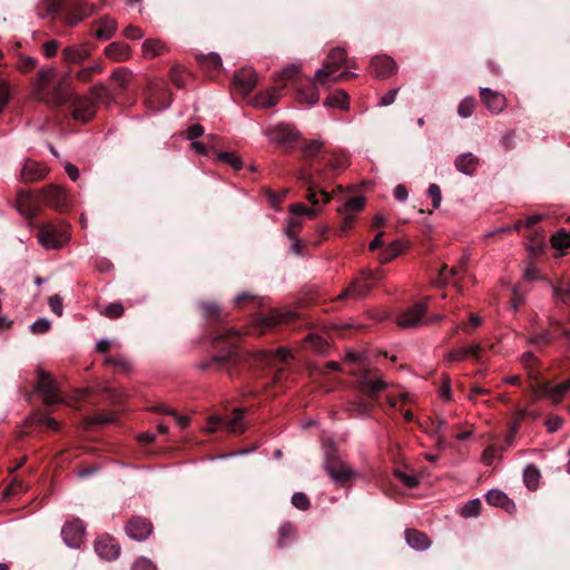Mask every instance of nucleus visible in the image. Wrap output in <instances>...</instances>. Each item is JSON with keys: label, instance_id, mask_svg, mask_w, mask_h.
<instances>
[{"label": "nucleus", "instance_id": "nucleus-1", "mask_svg": "<svg viewBox=\"0 0 570 570\" xmlns=\"http://www.w3.org/2000/svg\"><path fill=\"white\" fill-rule=\"evenodd\" d=\"M56 77V69L48 67L38 71L35 80L33 97L49 105L51 107H58L66 104L73 89L68 81L69 75L62 77L52 88L50 87L53 78Z\"/></svg>", "mask_w": 570, "mask_h": 570}, {"label": "nucleus", "instance_id": "nucleus-2", "mask_svg": "<svg viewBox=\"0 0 570 570\" xmlns=\"http://www.w3.org/2000/svg\"><path fill=\"white\" fill-rule=\"evenodd\" d=\"M345 65L355 67L354 62L347 60V53L343 48L332 49L326 56L323 67L315 72L314 81L323 86L327 85L330 78Z\"/></svg>", "mask_w": 570, "mask_h": 570}, {"label": "nucleus", "instance_id": "nucleus-3", "mask_svg": "<svg viewBox=\"0 0 570 570\" xmlns=\"http://www.w3.org/2000/svg\"><path fill=\"white\" fill-rule=\"evenodd\" d=\"M70 238L66 225H55L51 223L41 224L38 229L37 239L46 249H59Z\"/></svg>", "mask_w": 570, "mask_h": 570}, {"label": "nucleus", "instance_id": "nucleus-4", "mask_svg": "<svg viewBox=\"0 0 570 570\" xmlns=\"http://www.w3.org/2000/svg\"><path fill=\"white\" fill-rule=\"evenodd\" d=\"M383 277L381 269L375 271H363L361 277L354 279L347 288H345L338 296L337 299L345 297L362 298L372 288V281H379Z\"/></svg>", "mask_w": 570, "mask_h": 570}, {"label": "nucleus", "instance_id": "nucleus-5", "mask_svg": "<svg viewBox=\"0 0 570 570\" xmlns=\"http://www.w3.org/2000/svg\"><path fill=\"white\" fill-rule=\"evenodd\" d=\"M365 207V197L355 196L347 199L341 207L337 208V213L342 218L341 234H346L353 228L357 215Z\"/></svg>", "mask_w": 570, "mask_h": 570}, {"label": "nucleus", "instance_id": "nucleus-6", "mask_svg": "<svg viewBox=\"0 0 570 570\" xmlns=\"http://www.w3.org/2000/svg\"><path fill=\"white\" fill-rule=\"evenodd\" d=\"M206 430L208 432L225 430L235 434L244 432L245 425L243 422V410L235 409L232 417H223L219 415L210 416L208 419V426Z\"/></svg>", "mask_w": 570, "mask_h": 570}, {"label": "nucleus", "instance_id": "nucleus-7", "mask_svg": "<svg viewBox=\"0 0 570 570\" xmlns=\"http://www.w3.org/2000/svg\"><path fill=\"white\" fill-rule=\"evenodd\" d=\"M324 470L333 482L341 485L356 476V472L337 456H328L324 463Z\"/></svg>", "mask_w": 570, "mask_h": 570}, {"label": "nucleus", "instance_id": "nucleus-8", "mask_svg": "<svg viewBox=\"0 0 570 570\" xmlns=\"http://www.w3.org/2000/svg\"><path fill=\"white\" fill-rule=\"evenodd\" d=\"M37 391L41 394L42 401L47 405L65 403V400L58 395V384L43 370H38Z\"/></svg>", "mask_w": 570, "mask_h": 570}, {"label": "nucleus", "instance_id": "nucleus-9", "mask_svg": "<svg viewBox=\"0 0 570 570\" xmlns=\"http://www.w3.org/2000/svg\"><path fill=\"white\" fill-rule=\"evenodd\" d=\"M86 535V527L79 519H73L63 524L61 537L63 542L70 548H79Z\"/></svg>", "mask_w": 570, "mask_h": 570}, {"label": "nucleus", "instance_id": "nucleus-10", "mask_svg": "<svg viewBox=\"0 0 570 570\" xmlns=\"http://www.w3.org/2000/svg\"><path fill=\"white\" fill-rule=\"evenodd\" d=\"M125 530L130 539L135 541H145L151 535L154 527L147 518L135 515L128 520Z\"/></svg>", "mask_w": 570, "mask_h": 570}, {"label": "nucleus", "instance_id": "nucleus-11", "mask_svg": "<svg viewBox=\"0 0 570 570\" xmlns=\"http://www.w3.org/2000/svg\"><path fill=\"white\" fill-rule=\"evenodd\" d=\"M257 81L258 76L256 71L250 67H244L235 72L233 89L245 97L252 92Z\"/></svg>", "mask_w": 570, "mask_h": 570}, {"label": "nucleus", "instance_id": "nucleus-12", "mask_svg": "<svg viewBox=\"0 0 570 570\" xmlns=\"http://www.w3.org/2000/svg\"><path fill=\"white\" fill-rule=\"evenodd\" d=\"M92 49L94 46L88 41L73 43L62 49L61 58L67 63L81 65L90 58Z\"/></svg>", "mask_w": 570, "mask_h": 570}, {"label": "nucleus", "instance_id": "nucleus-13", "mask_svg": "<svg viewBox=\"0 0 570 570\" xmlns=\"http://www.w3.org/2000/svg\"><path fill=\"white\" fill-rule=\"evenodd\" d=\"M16 207L21 215L32 218L39 212V196L30 190H19L16 198Z\"/></svg>", "mask_w": 570, "mask_h": 570}, {"label": "nucleus", "instance_id": "nucleus-14", "mask_svg": "<svg viewBox=\"0 0 570 570\" xmlns=\"http://www.w3.org/2000/svg\"><path fill=\"white\" fill-rule=\"evenodd\" d=\"M370 70L374 78L387 79L396 72L397 66L391 57L383 55L372 59Z\"/></svg>", "mask_w": 570, "mask_h": 570}, {"label": "nucleus", "instance_id": "nucleus-15", "mask_svg": "<svg viewBox=\"0 0 570 570\" xmlns=\"http://www.w3.org/2000/svg\"><path fill=\"white\" fill-rule=\"evenodd\" d=\"M426 309H428V303L419 302V303L414 304L412 307H410L409 309H406L405 312H403L397 317L396 323L400 327H404V328L417 326V325L422 324V320H423L424 314L426 313Z\"/></svg>", "mask_w": 570, "mask_h": 570}, {"label": "nucleus", "instance_id": "nucleus-16", "mask_svg": "<svg viewBox=\"0 0 570 570\" xmlns=\"http://www.w3.org/2000/svg\"><path fill=\"white\" fill-rule=\"evenodd\" d=\"M480 99L487 109L498 115L507 107V98L503 94L490 88H480Z\"/></svg>", "mask_w": 570, "mask_h": 570}, {"label": "nucleus", "instance_id": "nucleus-17", "mask_svg": "<svg viewBox=\"0 0 570 570\" xmlns=\"http://www.w3.org/2000/svg\"><path fill=\"white\" fill-rule=\"evenodd\" d=\"M72 115L77 121L87 122L96 115V104L89 97H78L72 102Z\"/></svg>", "mask_w": 570, "mask_h": 570}, {"label": "nucleus", "instance_id": "nucleus-18", "mask_svg": "<svg viewBox=\"0 0 570 570\" xmlns=\"http://www.w3.org/2000/svg\"><path fill=\"white\" fill-rule=\"evenodd\" d=\"M40 197L46 205L60 209L67 205V193L59 186L50 185L40 190Z\"/></svg>", "mask_w": 570, "mask_h": 570}, {"label": "nucleus", "instance_id": "nucleus-19", "mask_svg": "<svg viewBox=\"0 0 570 570\" xmlns=\"http://www.w3.org/2000/svg\"><path fill=\"white\" fill-rule=\"evenodd\" d=\"M48 171V167L43 164L28 159L21 168L20 178L24 183H36L43 179Z\"/></svg>", "mask_w": 570, "mask_h": 570}, {"label": "nucleus", "instance_id": "nucleus-20", "mask_svg": "<svg viewBox=\"0 0 570 570\" xmlns=\"http://www.w3.org/2000/svg\"><path fill=\"white\" fill-rule=\"evenodd\" d=\"M95 551L102 559L114 560L119 556L120 548L114 538L101 535L95 542Z\"/></svg>", "mask_w": 570, "mask_h": 570}, {"label": "nucleus", "instance_id": "nucleus-21", "mask_svg": "<svg viewBox=\"0 0 570 570\" xmlns=\"http://www.w3.org/2000/svg\"><path fill=\"white\" fill-rule=\"evenodd\" d=\"M92 27L96 28L94 35L97 39L109 40L116 35L118 23L114 18L104 16L95 21Z\"/></svg>", "mask_w": 570, "mask_h": 570}, {"label": "nucleus", "instance_id": "nucleus-22", "mask_svg": "<svg viewBox=\"0 0 570 570\" xmlns=\"http://www.w3.org/2000/svg\"><path fill=\"white\" fill-rule=\"evenodd\" d=\"M283 87H272L265 91L257 94L253 98V105L256 108H269L278 104L282 96Z\"/></svg>", "mask_w": 570, "mask_h": 570}, {"label": "nucleus", "instance_id": "nucleus-23", "mask_svg": "<svg viewBox=\"0 0 570 570\" xmlns=\"http://www.w3.org/2000/svg\"><path fill=\"white\" fill-rule=\"evenodd\" d=\"M389 383L381 377L363 375L360 380V391L371 399H374L381 391L385 390Z\"/></svg>", "mask_w": 570, "mask_h": 570}, {"label": "nucleus", "instance_id": "nucleus-24", "mask_svg": "<svg viewBox=\"0 0 570 570\" xmlns=\"http://www.w3.org/2000/svg\"><path fill=\"white\" fill-rule=\"evenodd\" d=\"M292 316V313H282L279 311L274 309L267 313L266 315H257L254 322L258 327L267 330L291 320Z\"/></svg>", "mask_w": 570, "mask_h": 570}, {"label": "nucleus", "instance_id": "nucleus-25", "mask_svg": "<svg viewBox=\"0 0 570 570\" xmlns=\"http://www.w3.org/2000/svg\"><path fill=\"white\" fill-rule=\"evenodd\" d=\"M105 56L116 62L127 61L131 57V49L125 42L114 41L105 50Z\"/></svg>", "mask_w": 570, "mask_h": 570}, {"label": "nucleus", "instance_id": "nucleus-26", "mask_svg": "<svg viewBox=\"0 0 570 570\" xmlns=\"http://www.w3.org/2000/svg\"><path fill=\"white\" fill-rule=\"evenodd\" d=\"M95 12V7L89 3L78 2L67 14L66 23L68 26H76L85 18L90 17Z\"/></svg>", "mask_w": 570, "mask_h": 570}, {"label": "nucleus", "instance_id": "nucleus-27", "mask_svg": "<svg viewBox=\"0 0 570 570\" xmlns=\"http://www.w3.org/2000/svg\"><path fill=\"white\" fill-rule=\"evenodd\" d=\"M485 500L490 505L500 507L508 512L515 509L514 502L501 490L492 489L485 494Z\"/></svg>", "mask_w": 570, "mask_h": 570}, {"label": "nucleus", "instance_id": "nucleus-28", "mask_svg": "<svg viewBox=\"0 0 570 570\" xmlns=\"http://www.w3.org/2000/svg\"><path fill=\"white\" fill-rule=\"evenodd\" d=\"M405 540L412 549L417 551L426 550L431 546L430 538L416 529H407L405 531Z\"/></svg>", "mask_w": 570, "mask_h": 570}, {"label": "nucleus", "instance_id": "nucleus-29", "mask_svg": "<svg viewBox=\"0 0 570 570\" xmlns=\"http://www.w3.org/2000/svg\"><path fill=\"white\" fill-rule=\"evenodd\" d=\"M454 165L460 173L472 175L478 169L479 158L472 153H464L456 157Z\"/></svg>", "mask_w": 570, "mask_h": 570}, {"label": "nucleus", "instance_id": "nucleus-30", "mask_svg": "<svg viewBox=\"0 0 570 570\" xmlns=\"http://www.w3.org/2000/svg\"><path fill=\"white\" fill-rule=\"evenodd\" d=\"M142 56L147 59H154L158 56L165 55L168 51L166 43L157 38H150L142 42Z\"/></svg>", "mask_w": 570, "mask_h": 570}, {"label": "nucleus", "instance_id": "nucleus-31", "mask_svg": "<svg viewBox=\"0 0 570 570\" xmlns=\"http://www.w3.org/2000/svg\"><path fill=\"white\" fill-rule=\"evenodd\" d=\"M298 138V132L288 125H279L273 131V140L278 145H291Z\"/></svg>", "mask_w": 570, "mask_h": 570}, {"label": "nucleus", "instance_id": "nucleus-32", "mask_svg": "<svg viewBox=\"0 0 570 570\" xmlns=\"http://www.w3.org/2000/svg\"><path fill=\"white\" fill-rule=\"evenodd\" d=\"M199 66L210 76L222 69L223 62L218 53L209 52L207 55H198L196 57Z\"/></svg>", "mask_w": 570, "mask_h": 570}, {"label": "nucleus", "instance_id": "nucleus-33", "mask_svg": "<svg viewBox=\"0 0 570 570\" xmlns=\"http://www.w3.org/2000/svg\"><path fill=\"white\" fill-rule=\"evenodd\" d=\"M481 353H482V346L480 344H475V345L461 347V348L451 351L446 357L451 362L452 361H459V362L464 361L469 356H472L476 361H479V360H481Z\"/></svg>", "mask_w": 570, "mask_h": 570}, {"label": "nucleus", "instance_id": "nucleus-34", "mask_svg": "<svg viewBox=\"0 0 570 570\" xmlns=\"http://www.w3.org/2000/svg\"><path fill=\"white\" fill-rule=\"evenodd\" d=\"M469 259V255H464L451 269H449L446 265H443L440 271V281L446 283L451 276L465 273L468 269Z\"/></svg>", "mask_w": 570, "mask_h": 570}, {"label": "nucleus", "instance_id": "nucleus-35", "mask_svg": "<svg viewBox=\"0 0 570 570\" xmlns=\"http://www.w3.org/2000/svg\"><path fill=\"white\" fill-rule=\"evenodd\" d=\"M541 472L534 464H528L523 470V482L530 491L539 488Z\"/></svg>", "mask_w": 570, "mask_h": 570}, {"label": "nucleus", "instance_id": "nucleus-36", "mask_svg": "<svg viewBox=\"0 0 570 570\" xmlns=\"http://www.w3.org/2000/svg\"><path fill=\"white\" fill-rule=\"evenodd\" d=\"M296 535V530L294 525L289 522H284L278 528V539H277V547L278 548H285L291 542L294 541Z\"/></svg>", "mask_w": 570, "mask_h": 570}, {"label": "nucleus", "instance_id": "nucleus-37", "mask_svg": "<svg viewBox=\"0 0 570 570\" xmlns=\"http://www.w3.org/2000/svg\"><path fill=\"white\" fill-rule=\"evenodd\" d=\"M90 95L92 100L107 106H109L114 100L111 91L104 83L94 85L90 88Z\"/></svg>", "mask_w": 570, "mask_h": 570}, {"label": "nucleus", "instance_id": "nucleus-38", "mask_svg": "<svg viewBox=\"0 0 570 570\" xmlns=\"http://www.w3.org/2000/svg\"><path fill=\"white\" fill-rule=\"evenodd\" d=\"M403 244L401 240H394L387 247H385L379 255V259L382 264L389 263L397 257L403 252Z\"/></svg>", "mask_w": 570, "mask_h": 570}, {"label": "nucleus", "instance_id": "nucleus-39", "mask_svg": "<svg viewBox=\"0 0 570 570\" xmlns=\"http://www.w3.org/2000/svg\"><path fill=\"white\" fill-rule=\"evenodd\" d=\"M325 105L346 110L348 108V95L344 90H336L326 98Z\"/></svg>", "mask_w": 570, "mask_h": 570}, {"label": "nucleus", "instance_id": "nucleus-40", "mask_svg": "<svg viewBox=\"0 0 570 570\" xmlns=\"http://www.w3.org/2000/svg\"><path fill=\"white\" fill-rule=\"evenodd\" d=\"M131 71L126 67H119L111 72L110 79L117 83L120 89H125L131 80Z\"/></svg>", "mask_w": 570, "mask_h": 570}, {"label": "nucleus", "instance_id": "nucleus-41", "mask_svg": "<svg viewBox=\"0 0 570 570\" xmlns=\"http://www.w3.org/2000/svg\"><path fill=\"white\" fill-rule=\"evenodd\" d=\"M570 393V377L564 382L552 385L551 402L559 404Z\"/></svg>", "mask_w": 570, "mask_h": 570}, {"label": "nucleus", "instance_id": "nucleus-42", "mask_svg": "<svg viewBox=\"0 0 570 570\" xmlns=\"http://www.w3.org/2000/svg\"><path fill=\"white\" fill-rule=\"evenodd\" d=\"M323 147L324 141L320 139L309 140L302 147L303 157L305 159H312L322 151Z\"/></svg>", "mask_w": 570, "mask_h": 570}, {"label": "nucleus", "instance_id": "nucleus-43", "mask_svg": "<svg viewBox=\"0 0 570 570\" xmlns=\"http://www.w3.org/2000/svg\"><path fill=\"white\" fill-rule=\"evenodd\" d=\"M481 501L480 499H473L468 501L460 510L461 517L464 519L474 518L480 514Z\"/></svg>", "mask_w": 570, "mask_h": 570}, {"label": "nucleus", "instance_id": "nucleus-44", "mask_svg": "<svg viewBox=\"0 0 570 570\" xmlns=\"http://www.w3.org/2000/svg\"><path fill=\"white\" fill-rule=\"evenodd\" d=\"M99 313L107 318L116 320L124 315L125 307L120 302H114L100 309Z\"/></svg>", "mask_w": 570, "mask_h": 570}, {"label": "nucleus", "instance_id": "nucleus-45", "mask_svg": "<svg viewBox=\"0 0 570 570\" xmlns=\"http://www.w3.org/2000/svg\"><path fill=\"white\" fill-rule=\"evenodd\" d=\"M550 242L554 249L562 250L570 247V235L564 230H559L551 237Z\"/></svg>", "mask_w": 570, "mask_h": 570}, {"label": "nucleus", "instance_id": "nucleus-46", "mask_svg": "<svg viewBox=\"0 0 570 570\" xmlns=\"http://www.w3.org/2000/svg\"><path fill=\"white\" fill-rule=\"evenodd\" d=\"M297 99L299 102L315 105L320 100V94L317 88L313 85L306 91L299 90Z\"/></svg>", "mask_w": 570, "mask_h": 570}, {"label": "nucleus", "instance_id": "nucleus-47", "mask_svg": "<svg viewBox=\"0 0 570 570\" xmlns=\"http://www.w3.org/2000/svg\"><path fill=\"white\" fill-rule=\"evenodd\" d=\"M305 343L317 353H324L327 347L326 340L316 334L307 335L305 338Z\"/></svg>", "mask_w": 570, "mask_h": 570}, {"label": "nucleus", "instance_id": "nucleus-48", "mask_svg": "<svg viewBox=\"0 0 570 570\" xmlns=\"http://www.w3.org/2000/svg\"><path fill=\"white\" fill-rule=\"evenodd\" d=\"M475 109V100L473 97H465L461 100L458 107V114L462 118H469L472 116Z\"/></svg>", "mask_w": 570, "mask_h": 570}, {"label": "nucleus", "instance_id": "nucleus-49", "mask_svg": "<svg viewBox=\"0 0 570 570\" xmlns=\"http://www.w3.org/2000/svg\"><path fill=\"white\" fill-rule=\"evenodd\" d=\"M289 212L293 215H305L309 218H314L317 215L318 209H316L315 207L308 208L302 203H294L289 206Z\"/></svg>", "mask_w": 570, "mask_h": 570}, {"label": "nucleus", "instance_id": "nucleus-50", "mask_svg": "<svg viewBox=\"0 0 570 570\" xmlns=\"http://www.w3.org/2000/svg\"><path fill=\"white\" fill-rule=\"evenodd\" d=\"M531 391L535 399L548 397L551 401L552 385L549 382H543L537 386H532Z\"/></svg>", "mask_w": 570, "mask_h": 570}, {"label": "nucleus", "instance_id": "nucleus-51", "mask_svg": "<svg viewBox=\"0 0 570 570\" xmlns=\"http://www.w3.org/2000/svg\"><path fill=\"white\" fill-rule=\"evenodd\" d=\"M299 73V67L296 65H291L284 68L278 75L273 77L274 81H278L281 79L292 80Z\"/></svg>", "mask_w": 570, "mask_h": 570}, {"label": "nucleus", "instance_id": "nucleus-52", "mask_svg": "<svg viewBox=\"0 0 570 570\" xmlns=\"http://www.w3.org/2000/svg\"><path fill=\"white\" fill-rule=\"evenodd\" d=\"M292 503L295 508L306 511L311 507V501L307 495L303 492H296L292 497Z\"/></svg>", "mask_w": 570, "mask_h": 570}, {"label": "nucleus", "instance_id": "nucleus-53", "mask_svg": "<svg viewBox=\"0 0 570 570\" xmlns=\"http://www.w3.org/2000/svg\"><path fill=\"white\" fill-rule=\"evenodd\" d=\"M203 314L208 320H216L220 316V308L215 303H203L200 305Z\"/></svg>", "mask_w": 570, "mask_h": 570}, {"label": "nucleus", "instance_id": "nucleus-54", "mask_svg": "<svg viewBox=\"0 0 570 570\" xmlns=\"http://www.w3.org/2000/svg\"><path fill=\"white\" fill-rule=\"evenodd\" d=\"M36 67H37V59L33 57H20L17 62V68L23 73H27V72L33 70Z\"/></svg>", "mask_w": 570, "mask_h": 570}, {"label": "nucleus", "instance_id": "nucleus-55", "mask_svg": "<svg viewBox=\"0 0 570 570\" xmlns=\"http://www.w3.org/2000/svg\"><path fill=\"white\" fill-rule=\"evenodd\" d=\"M104 364L117 366L121 372H125V373H128L131 370V365L126 358H114V357L107 356L104 360Z\"/></svg>", "mask_w": 570, "mask_h": 570}, {"label": "nucleus", "instance_id": "nucleus-56", "mask_svg": "<svg viewBox=\"0 0 570 570\" xmlns=\"http://www.w3.org/2000/svg\"><path fill=\"white\" fill-rule=\"evenodd\" d=\"M296 178L301 183L307 185V187L315 186L317 184L313 173L306 168L298 169L296 173Z\"/></svg>", "mask_w": 570, "mask_h": 570}, {"label": "nucleus", "instance_id": "nucleus-57", "mask_svg": "<svg viewBox=\"0 0 570 570\" xmlns=\"http://www.w3.org/2000/svg\"><path fill=\"white\" fill-rule=\"evenodd\" d=\"M27 491V485L22 482V481H19V480H13L7 488L6 490L3 491V494L9 497V495H16V494H19L21 492H24Z\"/></svg>", "mask_w": 570, "mask_h": 570}, {"label": "nucleus", "instance_id": "nucleus-58", "mask_svg": "<svg viewBox=\"0 0 570 570\" xmlns=\"http://www.w3.org/2000/svg\"><path fill=\"white\" fill-rule=\"evenodd\" d=\"M428 195L432 198L433 208H439L442 202L440 187L436 184H431L428 189Z\"/></svg>", "mask_w": 570, "mask_h": 570}, {"label": "nucleus", "instance_id": "nucleus-59", "mask_svg": "<svg viewBox=\"0 0 570 570\" xmlns=\"http://www.w3.org/2000/svg\"><path fill=\"white\" fill-rule=\"evenodd\" d=\"M50 325L51 324L47 318H38L31 324L30 331L33 334H43L49 331Z\"/></svg>", "mask_w": 570, "mask_h": 570}, {"label": "nucleus", "instance_id": "nucleus-60", "mask_svg": "<svg viewBox=\"0 0 570 570\" xmlns=\"http://www.w3.org/2000/svg\"><path fill=\"white\" fill-rule=\"evenodd\" d=\"M218 158L235 169L242 168V160L234 153H220Z\"/></svg>", "mask_w": 570, "mask_h": 570}, {"label": "nucleus", "instance_id": "nucleus-61", "mask_svg": "<svg viewBox=\"0 0 570 570\" xmlns=\"http://www.w3.org/2000/svg\"><path fill=\"white\" fill-rule=\"evenodd\" d=\"M396 476L410 489H413L419 484V478L415 474H407L399 471L396 472Z\"/></svg>", "mask_w": 570, "mask_h": 570}, {"label": "nucleus", "instance_id": "nucleus-62", "mask_svg": "<svg viewBox=\"0 0 570 570\" xmlns=\"http://www.w3.org/2000/svg\"><path fill=\"white\" fill-rule=\"evenodd\" d=\"M131 570H157V567L151 560L141 557L134 562Z\"/></svg>", "mask_w": 570, "mask_h": 570}, {"label": "nucleus", "instance_id": "nucleus-63", "mask_svg": "<svg viewBox=\"0 0 570 570\" xmlns=\"http://www.w3.org/2000/svg\"><path fill=\"white\" fill-rule=\"evenodd\" d=\"M248 302L259 303L258 296L253 293H249V292H243V293L238 294L234 299L235 305L238 307H242L244 304H246Z\"/></svg>", "mask_w": 570, "mask_h": 570}, {"label": "nucleus", "instance_id": "nucleus-64", "mask_svg": "<svg viewBox=\"0 0 570 570\" xmlns=\"http://www.w3.org/2000/svg\"><path fill=\"white\" fill-rule=\"evenodd\" d=\"M124 36L127 39L139 40L144 37V31L137 26L129 24L125 28Z\"/></svg>", "mask_w": 570, "mask_h": 570}]
</instances>
